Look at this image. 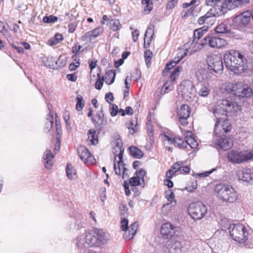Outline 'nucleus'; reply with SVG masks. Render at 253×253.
Wrapping results in <instances>:
<instances>
[{
  "label": "nucleus",
  "instance_id": "obj_1",
  "mask_svg": "<svg viewBox=\"0 0 253 253\" xmlns=\"http://www.w3.org/2000/svg\"><path fill=\"white\" fill-rule=\"evenodd\" d=\"M240 109V106L237 103L228 99L220 100L217 102L213 110L216 119L214 129L216 136H223L231 129V125L227 119V113H235Z\"/></svg>",
  "mask_w": 253,
  "mask_h": 253
},
{
  "label": "nucleus",
  "instance_id": "obj_2",
  "mask_svg": "<svg viewBox=\"0 0 253 253\" xmlns=\"http://www.w3.org/2000/svg\"><path fill=\"white\" fill-rule=\"evenodd\" d=\"M225 66L235 74H241L247 69V60L239 51L230 50L224 55Z\"/></svg>",
  "mask_w": 253,
  "mask_h": 253
},
{
  "label": "nucleus",
  "instance_id": "obj_3",
  "mask_svg": "<svg viewBox=\"0 0 253 253\" xmlns=\"http://www.w3.org/2000/svg\"><path fill=\"white\" fill-rule=\"evenodd\" d=\"M216 197L220 201L233 203L238 197L237 191L231 186L225 184H218L214 188Z\"/></svg>",
  "mask_w": 253,
  "mask_h": 253
},
{
  "label": "nucleus",
  "instance_id": "obj_4",
  "mask_svg": "<svg viewBox=\"0 0 253 253\" xmlns=\"http://www.w3.org/2000/svg\"><path fill=\"white\" fill-rule=\"evenodd\" d=\"M228 158L234 164H241L253 161V149L238 151L231 150L228 153Z\"/></svg>",
  "mask_w": 253,
  "mask_h": 253
},
{
  "label": "nucleus",
  "instance_id": "obj_5",
  "mask_svg": "<svg viewBox=\"0 0 253 253\" xmlns=\"http://www.w3.org/2000/svg\"><path fill=\"white\" fill-rule=\"evenodd\" d=\"M179 95L185 100L190 101L196 97V90L193 82L190 80H184L181 82L177 89Z\"/></svg>",
  "mask_w": 253,
  "mask_h": 253
},
{
  "label": "nucleus",
  "instance_id": "obj_6",
  "mask_svg": "<svg viewBox=\"0 0 253 253\" xmlns=\"http://www.w3.org/2000/svg\"><path fill=\"white\" fill-rule=\"evenodd\" d=\"M229 232L232 238L240 243L246 242L248 232L244 226L240 224H230L228 227Z\"/></svg>",
  "mask_w": 253,
  "mask_h": 253
},
{
  "label": "nucleus",
  "instance_id": "obj_7",
  "mask_svg": "<svg viewBox=\"0 0 253 253\" xmlns=\"http://www.w3.org/2000/svg\"><path fill=\"white\" fill-rule=\"evenodd\" d=\"M190 216L195 220H200L204 218L208 211V208L200 202L190 204L188 208Z\"/></svg>",
  "mask_w": 253,
  "mask_h": 253
},
{
  "label": "nucleus",
  "instance_id": "obj_8",
  "mask_svg": "<svg viewBox=\"0 0 253 253\" xmlns=\"http://www.w3.org/2000/svg\"><path fill=\"white\" fill-rule=\"evenodd\" d=\"M226 41L222 38L210 35L206 37L201 43L202 46L208 45L211 48H220L227 45Z\"/></svg>",
  "mask_w": 253,
  "mask_h": 253
},
{
  "label": "nucleus",
  "instance_id": "obj_9",
  "mask_svg": "<svg viewBox=\"0 0 253 253\" xmlns=\"http://www.w3.org/2000/svg\"><path fill=\"white\" fill-rule=\"evenodd\" d=\"M121 228L123 231H126L128 230V233L126 232L124 234V237L126 240H130L133 238V236L136 234L138 227V224L135 222L132 224L130 227H128V220L124 216H121Z\"/></svg>",
  "mask_w": 253,
  "mask_h": 253
},
{
  "label": "nucleus",
  "instance_id": "obj_10",
  "mask_svg": "<svg viewBox=\"0 0 253 253\" xmlns=\"http://www.w3.org/2000/svg\"><path fill=\"white\" fill-rule=\"evenodd\" d=\"M208 69L212 72L220 74L223 69L221 57L219 55H212L208 57Z\"/></svg>",
  "mask_w": 253,
  "mask_h": 253
},
{
  "label": "nucleus",
  "instance_id": "obj_11",
  "mask_svg": "<svg viewBox=\"0 0 253 253\" xmlns=\"http://www.w3.org/2000/svg\"><path fill=\"white\" fill-rule=\"evenodd\" d=\"M78 153L81 160L87 165H93L96 163L94 156L84 146H80L77 149Z\"/></svg>",
  "mask_w": 253,
  "mask_h": 253
},
{
  "label": "nucleus",
  "instance_id": "obj_12",
  "mask_svg": "<svg viewBox=\"0 0 253 253\" xmlns=\"http://www.w3.org/2000/svg\"><path fill=\"white\" fill-rule=\"evenodd\" d=\"M114 169L115 174L118 175L122 174L123 179H125L128 177V169L125 167V165L124 164L123 159H120V160L114 157Z\"/></svg>",
  "mask_w": 253,
  "mask_h": 253
},
{
  "label": "nucleus",
  "instance_id": "obj_13",
  "mask_svg": "<svg viewBox=\"0 0 253 253\" xmlns=\"http://www.w3.org/2000/svg\"><path fill=\"white\" fill-rule=\"evenodd\" d=\"M196 76L200 83H208L212 76V73L208 69L199 68L196 72Z\"/></svg>",
  "mask_w": 253,
  "mask_h": 253
},
{
  "label": "nucleus",
  "instance_id": "obj_14",
  "mask_svg": "<svg viewBox=\"0 0 253 253\" xmlns=\"http://www.w3.org/2000/svg\"><path fill=\"white\" fill-rule=\"evenodd\" d=\"M190 109L187 105L183 104L177 108V114L179 117L180 123L185 126L187 124V119L189 117Z\"/></svg>",
  "mask_w": 253,
  "mask_h": 253
},
{
  "label": "nucleus",
  "instance_id": "obj_15",
  "mask_svg": "<svg viewBox=\"0 0 253 253\" xmlns=\"http://www.w3.org/2000/svg\"><path fill=\"white\" fill-rule=\"evenodd\" d=\"M183 68L181 66H177L171 73L170 79V82H166L163 85V89H164V92L167 93L169 90H172L173 86L171 82H174L176 79L179 76L180 73L182 72Z\"/></svg>",
  "mask_w": 253,
  "mask_h": 253
},
{
  "label": "nucleus",
  "instance_id": "obj_16",
  "mask_svg": "<svg viewBox=\"0 0 253 253\" xmlns=\"http://www.w3.org/2000/svg\"><path fill=\"white\" fill-rule=\"evenodd\" d=\"M177 231V227L169 222L162 224L161 228V233L166 238L173 236Z\"/></svg>",
  "mask_w": 253,
  "mask_h": 253
},
{
  "label": "nucleus",
  "instance_id": "obj_17",
  "mask_svg": "<svg viewBox=\"0 0 253 253\" xmlns=\"http://www.w3.org/2000/svg\"><path fill=\"white\" fill-rule=\"evenodd\" d=\"M113 152L115 157L118 159H123L124 149L123 148V143L120 137H117L112 142Z\"/></svg>",
  "mask_w": 253,
  "mask_h": 253
},
{
  "label": "nucleus",
  "instance_id": "obj_18",
  "mask_svg": "<svg viewBox=\"0 0 253 253\" xmlns=\"http://www.w3.org/2000/svg\"><path fill=\"white\" fill-rule=\"evenodd\" d=\"M94 234L97 236L99 246L107 244L111 239L110 234L104 231L102 229L95 228L94 229Z\"/></svg>",
  "mask_w": 253,
  "mask_h": 253
},
{
  "label": "nucleus",
  "instance_id": "obj_19",
  "mask_svg": "<svg viewBox=\"0 0 253 253\" xmlns=\"http://www.w3.org/2000/svg\"><path fill=\"white\" fill-rule=\"evenodd\" d=\"M251 15L249 11H245L235 16L233 20V22L237 25H246L250 22Z\"/></svg>",
  "mask_w": 253,
  "mask_h": 253
},
{
  "label": "nucleus",
  "instance_id": "obj_20",
  "mask_svg": "<svg viewBox=\"0 0 253 253\" xmlns=\"http://www.w3.org/2000/svg\"><path fill=\"white\" fill-rule=\"evenodd\" d=\"M217 138L215 139V144L217 149H223L227 150L231 148L232 145V141L231 139L226 137H223L222 136H216Z\"/></svg>",
  "mask_w": 253,
  "mask_h": 253
},
{
  "label": "nucleus",
  "instance_id": "obj_21",
  "mask_svg": "<svg viewBox=\"0 0 253 253\" xmlns=\"http://www.w3.org/2000/svg\"><path fill=\"white\" fill-rule=\"evenodd\" d=\"M237 176L240 180L248 182L253 179V171L247 168L239 169L237 173Z\"/></svg>",
  "mask_w": 253,
  "mask_h": 253
},
{
  "label": "nucleus",
  "instance_id": "obj_22",
  "mask_svg": "<svg viewBox=\"0 0 253 253\" xmlns=\"http://www.w3.org/2000/svg\"><path fill=\"white\" fill-rule=\"evenodd\" d=\"M169 253H181V244L178 241L169 240L166 244Z\"/></svg>",
  "mask_w": 253,
  "mask_h": 253
},
{
  "label": "nucleus",
  "instance_id": "obj_23",
  "mask_svg": "<svg viewBox=\"0 0 253 253\" xmlns=\"http://www.w3.org/2000/svg\"><path fill=\"white\" fill-rule=\"evenodd\" d=\"M248 2V0H224L223 4L227 11Z\"/></svg>",
  "mask_w": 253,
  "mask_h": 253
},
{
  "label": "nucleus",
  "instance_id": "obj_24",
  "mask_svg": "<svg viewBox=\"0 0 253 253\" xmlns=\"http://www.w3.org/2000/svg\"><path fill=\"white\" fill-rule=\"evenodd\" d=\"M198 94L203 97H207L211 92L209 83H199L198 84Z\"/></svg>",
  "mask_w": 253,
  "mask_h": 253
},
{
  "label": "nucleus",
  "instance_id": "obj_25",
  "mask_svg": "<svg viewBox=\"0 0 253 253\" xmlns=\"http://www.w3.org/2000/svg\"><path fill=\"white\" fill-rule=\"evenodd\" d=\"M86 245L88 247H100L97 236L94 234V231H93V234L91 233H86Z\"/></svg>",
  "mask_w": 253,
  "mask_h": 253
},
{
  "label": "nucleus",
  "instance_id": "obj_26",
  "mask_svg": "<svg viewBox=\"0 0 253 253\" xmlns=\"http://www.w3.org/2000/svg\"><path fill=\"white\" fill-rule=\"evenodd\" d=\"M184 165V163L182 161H179L175 163L172 166L171 168L169 169L166 174V176L168 178L171 179L173 175L180 169Z\"/></svg>",
  "mask_w": 253,
  "mask_h": 253
},
{
  "label": "nucleus",
  "instance_id": "obj_27",
  "mask_svg": "<svg viewBox=\"0 0 253 253\" xmlns=\"http://www.w3.org/2000/svg\"><path fill=\"white\" fill-rule=\"evenodd\" d=\"M212 7L211 8L209 11L212 13V15L214 16H220L224 14L227 12L223 3L222 5H216L214 4L213 5H211Z\"/></svg>",
  "mask_w": 253,
  "mask_h": 253
},
{
  "label": "nucleus",
  "instance_id": "obj_28",
  "mask_svg": "<svg viewBox=\"0 0 253 253\" xmlns=\"http://www.w3.org/2000/svg\"><path fill=\"white\" fill-rule=\"evenodd\" d=\"M185 135V139H186L187 147L188 146L192 149L197 148L199 144L197 140L192 136V132L187 131Z\"/></svg>",
  "mask_w": 253,
  "mask_h": 253
},
{
  "label": "nucleus",
  "instance_id": "obj_29",
  "mask_svg": "<svg viewBox=\"0 0 253 253\" xmlns=\"http://www.w3.org/2000/svg\"><path fill=\"white\" fill-rule=\"evenodd\" d=\"M54 155L49 150H46L44 153L43 159L45 161L44 166L46 169H50L53 165Z\"/></svg>",
  "mask_w": 253,
  "mask_h": 253
},
{
  "label": "nucleus",
  "instance_id": "obj_30",
  "mask_svg": "<svg viewBox=\"0 0 253 253\" xmlns=\"http://www.w3.org/2000/svg\"><path fill=\"white\" fill-rule=\"evenodd\" d=\"M91 120L93 123H97L99 126H105L107 124V120L104 118L102 110L98 112L95 118H92Z\"/></svg>",
  "mask_w": 253,
  "mask_h": 253
},
{
  "label": "nucleus",
  "instance_id": "obj_31",
  "mask_svg": "<svg viewBox=\"0 0 253 253\" xmlns=\"http://www.w3.org/2000/svg\"><path fill=\"white\" fill-rule=\"evenodd\" d=\"M160 138H161V140L165 144H167L173 143V139H174L173 136L169 132L161 133L160 135Z\"/></svg>",
  "mask_w": 253,
  "mask_h": 253
},
{
  "label": "nucleus",
  "instance_id": "obj_32",
  "mask_svg": "<svg viewBox=\"0 0 253 253\" xmlns=\"http://www.w3.org/2000/svg\"><path fill=\"white\" fill-rule=\"evenodd\" d=\"M116 77V72L115 70H110L108 71L105 76V81L108 84H112L115 81Z\"/></svg>",
  "mask_w": 253,
  "mask_h": 253
},
{
  "label": "nucleus",
  "instance_id": "obj_33",
  "mask_svg": "<svg viewBox=\"0 0 253 253\" xmlns=\"http://www.w3.org/2000/svg\"><path fill=\"white\" fill-rule=\"evenodd\" d=\"M252 88L247 85L243 86L241 89L239 97H250L253 94Z\"/></svg>",
  "mask_w": 253,
  "mask_h": 253
},
{
  "label": "nucleus",
  "instance_id": "obj_34",
  "mask_svg": "<svg viewBox=\"0 0 253 253\" xmlns=\"http://www.w3.org/2000/svg\"><path fill=\"white\" fill-rule=\"evenodd\" d=\"M88 140L90 144L94 145L98 143L97 136L94 129H90L88 131Z\"/></svg>",
  "mask_w": 253,
  "mask_h": 253
},
{
  "label": "nucleus",
  "instance_id": "obj_35",
  "mask_svg": "<svg viewBox=\"0 0 253 253\" xmlns=\"http://www.w3.org/2000/svg\"><path fill=\"white\" fill-rule=\"evenodd\" d=\"M137 121L136 119L130 120L126 124V127L129 130L130 133L133 134L137 131Z\"/></svg>",
  "mask_w": 253,
  "mask_h": 253
},
{
  "label": "nucleus",
  "instance_id": "obj_36",
  "mask_svg": "<svg viewBox=\"0 0 253 253\" xmlns=\"http://www.w3.org/2000/svg\"><path fill=\"white\" fill-rule=\"evenodd\" d=\"M129 150L131 155L136 158H140L143 155V152L136 147L131 146L129 148Z\"/></svg>",
  "mask_w": 253,
  "mask_h": 253
},
{
  "label": "nucleus",
  "instance_id": "obj_37",
  "mask_svg": "<svg viewBox=\"0 0 253 253\" xmlns=\"http://www.w3.org/2000/svg\"><path fill=\"white\" fill-rule=\"evenodd\" d=\"M107 25L114 31L118 30L121 27L120 22L118 19L110 20L107 23Z\"/></svg>",
  "mask_w": 253,
  "mask_h": 253
},
{
  "label": "nucleus",
  "instance_id": "obj_38",
  "mask_svg": "<svg viewBox=\"0 0 253 253\" xmlns=\"http://www.w3.org/2000/svg\"><path fill=\"white\" fill-rule=\"evenodd\" d=\"M173 143L179 148H187V142L186 139L184 140L181 138L175 137L173 139Z\"/></svg>",
  "mask_w": 253,
  "mask_h": 253
},
{
  "label": "nucleus",
  "instance_id": "obj_39",
  "mask_svg": "<svg viewBox=\"0 0 253 253\" xmlns=\"http://www.w3.org/2000/svg\"><path fill=\"white\" fill-rule=\"evenodd\" d=\"M63 39V37L61 34H57L53 38L49 40L48 44L51 46L56 45L62 41Z\"/></svg>",
  "mask_w": 253,
  "mask_h": 253
},
{
  "label": "nucleus",
  "instance_id": "obj_40",
  "mask_svg": "<svg viewBox=\"0 0 253 253\" xmlns=\"http://www.w3.org/2000/svg\"><path fill=\"white\" fill-rule=\"evenodd\" d=\"M66 175L70 179H73L74 178V176L76 174V170L73 169L71 165L68 164L66 169Z\"/></svg>",
  "mask_w": 253,
  "mask_h": 253
},
{
  "label": "nucleus",
  "instance_id": "obj_41",
  "mask_svg": "<svg viewBox=\"0 0 253 253\" xmlns=\"http://www.w3.org/2000/svg\"><path fill=\"white\" fill-rule=\"evenodd\" d=\"M205 31L202 29L195 30L193 34V43L196 42L203 36Z\"/></svg>",
  "mask_w": 253,
  "mask_h": 253
},
{
  "label": "nucleus",
  "instance_id": "obj_42",
  "mask_svg": "<svg viewBox=\"0 0 253 253\" xmlns=\"http://www.w3.org/2000/svg\"><path fill=\"white\" fill-rule=\"evenodd\" d=\"M206 19L205 21V24H207L208 26H211L215 22V16L212 15V13L208 11L206 14Z\"/></svg>",
  "mask_w": 253,
  "mask_h": 253
},
{
  "label": "nucleus",
  "instance_id": "obj_43",
  "mask_svg": "<svg viewBox=\"0 0 253 253\" xmlns=\"http://www.w3.org/2000/svg\"><path fill=\"white\" fill-rule=\"evenodd\" d=\"M146 129L150 138V141H154V137L153 133V127L152 125V123L150 121L146 124Z\"/></svg>",
  "mask_w": 253,
  "mask_h": 253
},
{
  "label": "nucleus",
  "instance_id": "obj_44",
  "mask_svg": "<svg viewBox=\"0 0 253 253\" xmlns=\"http://www.w3.org/2000/svg\"><path fill=\"white\" fill-rule=\"evenodd\" d=\"M233 84L232 83H225L222 85L220 89L227 93L232 94L233 92Z\"/></svg>",
  "mask_w": 253,
  "mask_h": 253
},
{
  "label": "nucleus",
  "instance_id": "obj_45",
  "mask_svg": "<svg viewBox=\"0 0 253 253\" xmlns=\"http://www.w3.org/2000/svg\"><path fill=\"white\" fill-rule=\"evenodd\" d=\"M76 109L78 111H81L84 106V101L83 99V97L81 95H78L76 98Z\"/></svg>",
  "mask_w": 253,
  "mask_h": 253
},
{
  "label": "nucleus",
  "instance_id": "obj_46",
  "mask_svg": "<svg viewBox=\"0 0 253 253\" xmlns=\"http://www.w3.org/2000/svg\"><path fill=\"white\" fill-rule=\"evenodd\" d=\"M86 245V234L81 235L77 239V245L80 248L85 247Z\"/></svg>",
  "mask_w": 253,
  "mask_h": 253
},
{
  "label": "nucleus",
  "instance_id": "obj_47",
  "mask_svg": "<svg viewBox=\"0 0 253 253\" xmlns=\"http://www.w3.org/2000/svg\"><path fill=\"white\" fill-rule=\"evenodd\" d=\"M215 32L217 33H226L228 32V27L225 23H221L218 25L215 29Z\"/></svg>",
  "mask_w": 253,
  "mask_h": 253
},
{
  "label": "nucleus",
  "instance_id": "obj_48",
  "mask_svg": "<svg viewBox=\"0 0 253 253\" xmlns=\"http://www.w3.org/2000/svg\"><path fill=\"white\" fill-rule=\"evenodd\" d=\"M243 87V84L242 83H237L236 84H233V92L232 94L235 95L239 96L241 89Z\"/></svg>",
  "mask_w": 253,
  "mask_h": 253
},
{
  "label": "nucleus",
  "instance_id": "obj_49",
  "mask_svg": "<svg viewBox=\"0 0 253 253\" xmlns=\"http://www.w3.org/2000/svg\"><path fill=\"white\" fill-rule=\"evenodd\" d=\"M144 57L146 65L148 67L150 65V61L152 59L153 53L150 50H147L144 52Z\"/></svg>",
  "mask_w": 253,
  "mask_h": 253
},
{
  "label": "nucleus",
  "instance_id": "obj_50",
  "mask_svg": "<svg viewBox=\"0 0 253 253\" xmlns=\"http://www.w3.org/2000/svg\"><path fill=\"white\" fill-rule=\"evenodd\" d=\"M142 3L145 5L144 8L145 11L150 12L152 9L153 3L152 0H142Z\"/></svg>",
  "mask_w": 253,
  "mask_h": 253
},
{
  "label": "nucleus",
  "instance_id": "obj_51",
  "mask_svg": "<svg viewBox=\"0 0 253 253\" xmlns=\"http://www.w3.org/2000/svg\"><path fill=\"white\" fill-rule=\"evenodd\" d=\"M103 29L102 27H97L94 30L90 31L89 36L93 38H96L103 32Z\"/></svg>",
  "mask_w": 253,
  "mask_h": 253
},
{
  "label": "nucleus",
  "instance_id": "obj_52",
  "mask_svg": "<svg viewBox=\"0 0 253 253\" xmlns=\"http://www.w3.org/2000/svg\"><path fill=\"white\" fill-rule=\"evenodd\" d=\"M177 63H178V60H176V58H174V59L173 61H171L169 63H168L166 65V68L165 70L163 72V75H165L167 72V70H169L171 69L173 67L175 66Z\"/></svg>",
  "mask_w": 253,
  "mask_h": 253
},
{
  "label": "nucleus",
  "instance_id": "obj_53",
  "mask_svg": "<svg viewBox=\"0 0 253 253\" xmlns=\"http://www.w3.org/2000/svg\"><path fill=\"white\" fill-rule=\"evenodd\" d=\"M58 18L53 15H49L48 16H44L43 18V22L45 23H54L56 21Z\"/></svg>",
  "mask_w": 253,
  "mask_h": 253
},
{
  "label": "nucleus",
  "instance_id": "obj_54",
  "mask_svg": "<svg viewBox=\"0 0 253 253\" xmlns=\"http://www.w3.org/2000/svg\"><path fill=\"white\" fill-rule=\"evenodd\" d=\"M140 179L136 176L131 177L129 180V183L132 186H136L140 185Z\"/></svg>",
  "mask_w": 253,
  "mask_h": 253
},
{
  "label": "nucleus",
  "instance_id": "obj_55",
  "mask_svg": "<svg viewBox=\"0 0 253 253\" xmlns=\"http://www.w3.org/2000/svg\"><path fill=\"white\" fill-rule=\"evenodd\" d=\"M98 77H99V79L95 83V87L97 89L99 90L102 88L103 86L104 78L102 77V78L100 79L99 74H98Z\"/></svg>",
  "mask_w": 253,
  "mask_h": 253
},
{
  "label": "nucleus",
  "instance_id": "obj_56",
  "mask_svg": "<svg viewBox=\"0 0 253 253\" xmlns=\"http://www.w3.org/2000/svg\"><path fill=\"white\" fill-rule=\"evenodd\" d=\"M154 35V29L153 27H148L145 34V37H151L153 38Z\"/></svg>",
  "mask_w": 253,
  "mask_h": 253
},
{
  "label": "nucleus",
  "instance_id": "obj_57",
  "mask_svg": "<svg viewBox=\"0 0 253 253\" xmlns=\"http://www.w3.org/2000/svg\"><path fill=\"white\" fill-rule=\"evenodd\" d=\"M110 114L112 117H115L118 113V107L117 105L113 104L110 108Z\"/></svg>",
  "mask_w": 253,
  "mask_h": 253
},
{
  "label": "nucleus",
  "instance_id": "obj_58",
  "mask_svg": "<svg viewBox=\"0 0 253 253\" xmlns=\"http://www.w3.org/2000/svg\"><path fill=\"white\" fill-rule=\"evenodd\" d=\"M135 174L139 178V179L144 181V177L146 174V171L144 169H141L139 170L136 171Z\"/></svg>",
  "mask_w": 253,
  "mask_h": 253
},
{
  "label": "nucleus",
  "instance_id": "obj_59",
  "mask_svg": "<svg viewBox=\"0 0 253 253\" xmlns=\"http://www.w3.org/2000/svg\"><path fill=\"white\" fill-rule=\"evenodd\" d=\"M247 238L246 245L248 246L249 248H253V235H250V236H249L248 234Z\"/></svg>",
  "mask_w": 253,
  "mask_h": 253
},
{
  "label": "nucleus",
  "instance_id": "obj_60",
  "mask_svg": "<svg viewBox=\"0 0 253 253\" xmlns=\"http://www.w3.org/2000/svg\"><path fill=\"white\" fill-rule=\"evenodd\" d=\"M120 209L121 211V216L126 217V215L127 214V208L124 205H121Z\"/></svg>",
  "mask_w": 253,
  "mask_h": 253
},
{
  "label": "nucleus",
  "instance_id": "obj_61",
  "mask_svg": "<svg viewBox=\"0 0 253 253\" xmlns=\"http://www.w3.org/2000/svg\"><path fill=\"white\" fill-rule=\"evenodd\" d=\"M152 38H151V37H148V38L144 37V47L145 48H146L149 46V45H150V43L151 42Z\"/></svg>",
  "mask_w": 253,
  "mask_h": 253
},
{
  "label": "nucleus",
  "instance_id": "obj_62",
  "mask_svg": "<svg viewBox=\"0 0 253 253\" xmlns=\"http://www.w3.org/2000/svg\"><path fill=\"white\" fill-rule=\"evenodd\" d=\"M66 78L68 81L72 82H75L77 79V76L75 73L68 74Z\"/></svg>",
  "mask_w": 253,
  "mask_h": 253
},
{
  "label": "nucleus",
  "instance_id": "obj_63",
  "mask_svg": "<svg viewBox=\"0 0 253 253\" xmlns=\"http://www.w3.org/2000/svg\"><path fill=\"white\" fill-rule=\"evenodd\" d=\"M139 36V32L138 30L135 29L132 31V37L133 41L134 42H136L137 41Z\"/></svg>",
  "mask_w": 253,
  "mask_h": 253
},
{
  "label": "nucleus",
  "instance_id": "obj_64",
  "mask_svg": "<svg viewBox=\"0 0 253 253\" xmlns=\"http://www.w3.org/2000/svg\"><path fill=\"white\" fill-rule=\"evenodd\" d=\"M114 99L113 94L111 92H109L106 94L105 95V100L109 103H111L112 101H113Z\"/></svg>",
  "mask_w": 253,
  "mask_h": 253
}]
</instances>
